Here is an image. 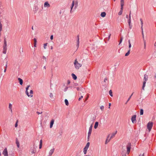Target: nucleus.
Wrapping results in <instances>:
<instances>
[{
    "instance_id": "ddd939ff",
    "label": "nucleus",
    "mask_w": 156,
    "mask_h": 156,
    "mask_svg": "<svg viewBox=\"0 0 156 156\" xmlns=\"http://www.w3.org/2000/svg\"><path fill=\"white\" fill-rule=\"evenodd\" d=\"M7 51V47H3V53L4 54H5L6 52Z\"/></svg>"
},
{
    "instance_id": "c03bdc74",
    "label": "nucleus",
    "mask_w": 156,
    "mask_h": 156,
    "mask_svg": "<svg viewBox=\"0 0 156 156\" xmlns=\"http://www.w3.org/2000/svg\"><path fill=\"white\" fill-rule=\"evenodd\" d=\"M128 23L129 25H130V24L131 23V20L128 19Z\"/></svg>"
},
{
    "instance_id": "37998d69",
    "label": "nucleus",
    "mask_w": 156,
    "mask_h": 156,
    "mask_svg": "<svg viewBox=\"0 0 156 156\" xmlns=\"http://www.w3.org/2000/svg\"><path fill=\"white\" fill-rule=\"evenodd\" d=\"M144 48L145 49L146 48V44L145 40H144Z\"/></svg>"
},
{
    "instance_id": "bf43d9fd",
    "label": "nucleus",
    "mask_w": 156,
    "mask_h": 156,
    "mask_svg": "<svg viewBox=\"0 0 156 156\" xmlns=\"http://www.w3.org/2000/svg\"><path fill=\"white\" fill-rule=\"evenodd\" d=\"M53 36L52 35H51L50 37V39L52 40L53 39Z\"/></svg>"
},
{
    "instance_id": "5701e85b",
    "label": "nucleus",
    "mask_w": 156,
    "mask_h": 156,
    "mask_svg": "<svg viewBox=\"0 0 156 156\" xmlns=\"http://www.w3.org/2000/svg\"><path fill=\"white\" fill-rule=\"evenodd\" d=\"M3 46L7 47V43L6 39L5 38L4 41V45Z\"/></svg>"
},
{
    "instance_id": "bb28decb",
    "label": "nucleus",
    "mask_w": 156,
    "mask_h": 156,
    "mask_svg": "<svg viewBox=\"0 0 156 156\" xmlns=\"http://www.w3.org/2000/svg\"><path fill=\"white\" fill-rule=\"evenodd\" d=\"M7 64H8L7 62H6V64H5V69H4V72H5L6 71V69H7Z\"/></svg>"
},
{
    "instance_id": "dca6fc26",
    "label": "nucleus",
    "mask_w": 156,
    "mask_h": 156,
    "mask_svg": "<svg viewBox=\"0 0 156 156\" xmlns=\"http://www.w3.org/2000/svg\"><path fill=\"white\" fill-rule=\"evenodd\" d=\"M117 133V131H116L115 133H113L112 134L111 136V137L110 138V140H111L112 138L114 137L115 136V135H116V134Z\"/></svg>"
},
{
    "instance_id": "a18cd8bd",
    "label": "nucleus",
    "mask_w": 156,
    "mask_h": 156,
    "mask_svg": "<svg viewBox=\"0 0 156 156\" xmlns=\"http://www.w3.org/2000/svg\"><path fill=\"white\" fill-rule=\"evenodd\" d=\"M131 98V96H130L129 97V98L127 100V101L126 102V103L125 104H126L127 103V102H128V101L130 100V99Z\"/></svg>"
},
{
    "instance_id": "f8f14e48",
    "label": "nucleus",
    "mask_w": 156,
    "mask_h": 156,
    "mask_svg": "<svg viewBox=\"0 0 156 156\" xmlns=\"http://www.w3.org/2000/svg\"><path fill=\"white\" fill-rule=\"evenodd\" d=\"M54 120L53 119H52L51 122L50 123V128H51L53 126V125L54 123Z\"/></svg>"
},
{
    "instance_id": "a878e982",
    "label": "nucleus",
    "mask_w": 156,
    "mask_h": 156,
    "mask_svg": "<svg viewBox=\"0 0 156 156\" xmlns=\"http://www.w3.org/2000/svg\"><path fill=\"white\" fill-rule=\"evenodd\" d=\"M26 94L29 97L30 96L31 97L33 96L32 95H31L30 94H29V93H28V91H26Z\"/></svg>"
},
{
    "instance_id": "f257e3e1",
    "label": "nucleus",
    "mask_w": 156,
    "mask_h": 156,
    "mask_svg": "<svg viewBox=\"0 0 156 156\" xmlns=\"http://www.w3.org/2000/svg\"><path fill=\"white\" fill-rule=\"evenodd\" d=\"M78 2L77 1H75L74 0H73L72 1L71 5L70 6L71 10L70 11V13H72L73 11V7L74 6V9H75L78 6Z\"/></svg>"
},
{
    "instance_id": "13d9d810",
    "label": "nucleus",
    "mask_w": 156,
    "mask_h": 156,
    "mask_svg": "<svg viewBox=\"0 0 156 156\" xmlns=\"http://www.w3.org/2000/svg\"><path fill=\"white\" fill-rule=\"evenodd\" d=\"M111 36V34H110L109 35V36H108V41L109 40V39L110 38V37Z\"/></svg>"
},
{
    "instance_id": "7ed1b4c3",
    "label": "nucleus",
    "mask_w": 156,
    "mask_h": 156,
    "mask_svg": "<svg viewBox=\"0 0 156 156\" xmlns=\"http://www.w3.org/2000/svg\"><path fill=\"white\" fill-rule=\"evenodd\" d=\"M131 144L130 143H128L126 145L127 152V154H129L130 152L131 148Z\"/></svg>"
},
{
    "instance_id": "5fc2aeb1",
    "label": "nucleus",
    "mask_w": 156,
    "mask_h": 156,
    "mask_svg": "<svg viewBox=\"0 0 156 156\" xmlns=\"http://www.w3.org/2000/svg\"><path fill=\"white\" fill-rule=\"evenodd\" d=\"M42 140H41L40 142V144H42Z\"/></svg>"
},
{
    "instance_id": "9b49d317",
    "label": "nucleus",
    "mask_w": 156,
    "mask_h": 156,
    "mask_svg": "<svg viewBox=\"0 0 156 156\" xmlns=\"http://www.w3.org/2000/svg\"><path fill=\"white\" fill-rule=\"evenodd\" d=\"M50 6V5L48 2H45L44 4V7H49Z\"/></svg>"
},
{
    "instance_id": "39448f33",
    "label": "nucleus",
    "mask_w": 156,
    "mask_h": 156,
    "mask_svg": "<svg viewBox=\"0 0 156 156\" xmlns=\"http://www.w3.org/2000/svg\"><path fill=\"white\" fill-rule=\"evenodd\" d=\"M153 125V123L152 122H149L147 125V128L149 131H150L151 130Z\"/></svg>"
},
{
    "instance_id": "e2e57ef3",
    "label": "nucleus",
    "mask_w": 156,
    "mask_h": 156,
    "mask_svg": "<svg viewBox=\"0 0 156 156\" xmlns=\"http://www.w3.org/2000/svg\"><path fill=\"white\" fill-rule=\"evenodd\" d=\"M42 113V112H37V114H38V115H39V114H41Z\"/></svg>"
},
{
    "instance_id": "603ef678",
    "label": "nucleus",
    "mask_w": 156,
    "mask_h": 156,
    "mask_svg": "<svg viewBox=\"0 0 156 156\" xmlns=\"http://www.w3.org/2000/svg\"><path fill=\"white\" fill-rule=\"evenodd\" d=\"M43 58L45 60V61L46 62V57L45 56H43Z\"/></svg>"
},
{
    "instance_id": "6e6552de",
    "label": "nucleus",
    "mask_w": 156,
    "mask_h": 156,
    "mask_svg": "<svg viewBox=\"0 0 156 156\" xmlns=\"http://www.w3.org/2000/svg\"><path fill=\"white\" fill-rule=\"evenodd\" d=\"M3 154L4 156H8L7 150L6 148H5L3 151Z\"/></svg>"
},
{
    "instance_id": "338daca9",
    "label": "nucleus",
    "mask_w": 156,
    "mask_h": 156,
    "mask_svg": "<svg viewBox=\"0 0 156 156\" xmlns=\"http://www.w3.org/2000/svg\"><path fill=\"white\" fill-rule=\"evenodd\" d=\"M122 156H126V154H123Z\"/></svg>"
},
{
    "instance_id": "b1692460",
    "label": "nucleus",
    "mask_w": 156,
    "mask_h": 156,
    "mask_svg": "<svg viewBox=\"0 0 156 156\" xmlns=\"http://www.w3.org/2000/svg\"><path fill=\"white\" fill-rule=\"evenodd\" d=\"M89 145H90V143L89 142H87V143L85 147L84 148H86L87 149H88L89 147Z\"/></svg>"
},
{
    "instance_id": "69168bd1",
    "label": "nucleus",
    "mask_w": 156,
    "mask_h": 156,
    "mask_svg": "<svg viewBox=\"0 0 156 156\" xmlns=\"http://www.w3.org/2000/svg\"><path fill=\"white\" fill-rule=\"evenodd\" d=\"M76 89L77 91H79L80 90V88L79 87H77L76 88Z\"/></svg>"
},
{
    "instance_id": "052dcab7",
    "label": "nucleus",
    "mask_w": 156,
    "mask_h": 156,
    "mask_svg": "<svg viewBox=\"0 0 156 156\" xmlns=\"http://www.w3.org/2000/svg\"><path fill=\"white\" fill-rule=\"evenodd\" d=\"M129 25V29H131L132 28V26L130 24V25Z\"/></svg>"
},
{
    "instance_id": "7c9ffc66",
    "label": "nucleus",
    "mask_w": 156,
    "mask_h": 156,
    "mask_svg": "<svg viewBox=\"0 0 156 156\" xmlns=\"http://www.w3.org/2000/svg\"><path fill=\"white\" fill-rule=\"evenodd\" d=\"M128 43L129 44V49H130V48L131 47V45L130 43V40H128Z\"/></svg>"
},
{
    "instance_id": "ea45409f",
    "label": "nucleus",
    "mask_w": 156,
    "mask_h": 156,
    "mask_svg": "<svg viewBox=\"0 0 156 156\" xmlns=\"http://www.w3.org/2000/svg\"><path fill=\"white\" fill-rule=\"evenodd\" d=\"M100 108L102 111H103L104 108V107L103 105L101 106H100Z\"/></svg>"
},
{
    "instance_id": "4d7b16f0",
    "label": "nucleus",
    "mask_w": 156,
    "mask_h": 156,
    "mask_svg": "<svg viewBox=\"0 0 156 156\" xmlns=\"http://www.w3.org/2000/svg\"><path fill=\"white\" fill-rule=\"evenodd\" d=\"M42 144H40L39 146V149H41L42 147Z\"/></svg>"
},
{
    "instance_id": "2eb2a0df",
    "label": "nucleus",
    "mask_w": 156,
    "mask_h": 156,
    "mask_svg": "<svg viewBox=\"0 0 156 156\" xmlns=\"http://www.w3.org/2000/svg\"><path fill=\"white\" fill-rule=\"evenodd\" d=\"M148 79V76L146 74H145L144 75V81H145L146 82V81H147Z\"/></svg>"
},
{
    "instance_id": "1a4fd4ad",
    "label": "nucleus",
    "mask_w": 156,
    "mask_h": 156,
    "mask_svg": "<svg viewBox=\"0 0 156 156\" xmlns=\"http://www.w3.org/2000/svg\"><path fill=\"white\" fill-rule=\"evenodd\" d=\"M77 40L76 41V46L77 47V48H78L79 45V35H78L77 36Z\"/></svg>"
},
{
    "instance_id": "f03ea898",
    "label": "nucleus",
    "mask_w": 156,
    "mask_h": 156,
    "mask_svg": "<svg viewBox=\"0 0 156 156\" xmlns=\"http://www.w3.org/2000/svg\"><path fill=\"white\" fill-rule=\"evenodd\" d=\"M74 65L75 68L77 69H78L79 68L81 67L82 66V65L81 64H80L78 62L76 59L75 61Z\"/></svg>"
},
{
    "instance_id": "864d4df0",
    "label": "nucleus",
    "mask_w": 156,
    "mask_h": 156,
    "mask_svg": "<svg viewBox=\"0 0 156 156\" xmlns=\"http://www.w3.org/2000/svg\"><path fill=\"white\" fill-rule=\"evenodd\" d=\"M33 91L32 90H30V94L31 95H31H32V94H33Z\"/></svg>"
},
{
    "instance_id": "a19ab883",
    "label": "nucleus",
    "mask_w": 156,
    "mask_h": 156,
    "mask_svg": "<svg viewBox=\"0 0 156 156\" xmlns=\"http://www.w3.org/2000/svg\"><path fill=\"white\" fill-rule=\"evenodd\" d=\"M30 87V85H28V86H27V87L26 88V91H28V88Z\"/></svg>"
},
{
    "instance_id": "9d476101",
    "label": "nucleus",
    "mask_w": 156,
    "mask_h": 156,
    "mask_svg": "<svg viewBox=\"0 0 156 156\" xmlns=\"http://www.w3.org/2000/svg\"><path fill=\"white\" fill-rule=\"evenodd\" d=\"M55 150L54 148H52L51 149L49 152V155L48 156H51L52 154L54 152Z\"/></svg>"
},
{
    "instance_id": "473e14b6",
    "label": "nucleus",
    "mask_w": 156,
    "mask_h": 156,
    "mask_svg": "<svg viewBox=\"0 0 156 156\" xmlns=\"http://www.w3.org/2000/svg\"><path fill=\"white\" fill-rule=\"evenodd\" d=\"M109 136V135H108V136L107 137V139H106V141H105V144H106L108 142H109V141L110 140L109 139V140L108 141V137Z\"/></svg>"
},
{
    "instance_id": "cd10ccee",
    "label": "nucleus",
    "mask_w": 156,
    "mask_h": 156,
    "mask_svg": "<svg viewBox=\"0 0 156 156\" xmlns=\"http://www.w3.org/2000/svg\"><path fill=\"white\" fill-rule=\"evenodd\" d=\"M65 103L66 105L67 106H68L69 105V102L67 99H65Z\"/></svg>"
},
{
    "instance_id": "412c9836",
    "label": "nucleus",
    "mask_w": 156,
    "mask_h": 156,
    "mask_svg": "<svg viewBox=\"0 0 156 156\" xmlns=\"http://www.w3.org/2000/svg\"><path fill=\"white\" fill-rule=\"evenodd\" d=\"M130 49H129V50H128V52L126 53V54H125V56H128L130 54Z\"/></svg>"
},
{
    "instance_id": "e433bc0d",
    "label": "nucleus",
    "mask_w": 156,
    "mask_h": 156,
    "mask_svg": "<svg viewBox=\"0 0 156 156\" xmlns=\"http://www.w3.org/2000/svg\"><path fill=\"white\" fill-rule=\"evenodd\" d=\"M142 30V37H143V41H144V32H143V30Z\"/></svg>"
},
{
    "instance_id": "8fccbe9b",
    "label": "nucleus",
    "mask_w": 156,
    "mask_h": 156,
    "mask_svg": "<svg viewBox=\"0 0 156 156\" xmlns=\"http://www.w3.org/2000/svg\"><path fill=\"white\" fill-rule=\"evenodd\" d=\"M70 83V81L69 80H68L67 81V85L69 84Z\"/></svg>"
},
{
    "instance_id": "774afa93",
    "label": "nucleus",
    "mask_w": 156,
    "mask_h": 156,
    "mask_svg": "<svg viewBox=\"0 0 156 156\" xmlns=\"http://www.w3.org/2000/svg\"><path fill=\"white\" fill-rule=\"evenodd\" d=\"M129 19H130V20H131V16H130V14H129Z\"/></svg>"
},
{
    "instance_id": "4be33fe9",
    "label": "nucleus",
    "mask_w": 156,
    "mask_h": 156,
    "mask_svg": "<svg viewBox=\"0 0 156 156\" xmlns=\"http://www.w3.org/2000/svg\"><path fill=\"white\" fill-rule=\"evenodd\" d=\"M106 14L105 12H101V16L102 17H104L106 16Z\"/></svg>"
},
{
    "instance_id": "2f4dec72",
    "label": "nucleus",
    "mask_w": 156,
    "mask_h": 156,
    "mask_svg": "<svg viewBox=\"0 0 156 156\" xmlns=\"http://www.w3.org/2000/svg\"><path fill=\"white\" fill-rule=\"evenodd\" d=\"M112 91L111 90H110L109 92V94L111 96V97H112L113 96V95L112 94Z\"/></svg>"
},
{
    "instance_id": "423d86ee",
    "label": "nucleus",
    "mask_w": 156,
    "mask_h": 156,
    "mask_svg": "<svg viewBox=\"0 0 156 156\" xmlns=\"http://www.w3.org/2000/svg\"><path fill=\"white\" fill-rule=\"evenodd\" d=\"M92 131V126H91L89 128V130L88 133V136H87V141H89V138L90 136L91 135V132Z\"/></svg>"
},
{
    "instance_id": "f704fd0d",
    "label": "nucleus",
    "mask_w": 156,
    "mask_h": 156,
    "mask_svg": "<svg viewBox=\"0 0 156 156\" xmlns=\"http://www.w3.org/2000/svg\"><path fill=\"white\" fill-rule=\"evenodd\" d=\"M16 144H17V147L18 148L19 147H20V143H19V142L17 141V140H16Z\"/></svg>"
},
{
    "instance_id": "72a5a7b5",
    "label": "nucleus",
    "mask_w": 156,
    "mask_h": 156,
    "mask_svg": "<svg viewBox=\"0 0 156 156\" xmlns=\"http://www.w3.org/2000/svg\"><path fill=\"white\" fill-rule=\"evenodd\" d=\"M48 43H44V49H46V46L47 45Z\"/></svg>"
},
{
    "instance_id": "c756f323",
    "label": "nucleus",
    "mask_w": 156,
    "mask_h": 156,
    "mask_svg": "<svg viewBox=\"0 0 156 156\" xmlns=\"http://www.w3.org/2000/svg\"><path fill=\"white\" fill-rule=\"evenodd\" d=\"M146 82H145V81H144L143 82V86H142V89L143 90H144V88L145 86V84H146Z\"/></svg>"
},
{
    "instance_id": "79ce46f5",
    "label": "nucleus",
    "mask_w": 156,
    "mask_h": 156,
    "mask_svg": "<svg viewBox=\"0 0 156 156\" xmlns=\"http://www.w3.org/2000/svg\"><path fill=\"white\" fill-rule=\"evenodd\" d=\"M68 89V87H66L64 89V91L65 92H66V91Z\"/></svg>"
},
{
    "instance_id": "c9c22d12",
    "label": "nucleus",
    "mask_w": 156,
    "mask_h": 156,
    "mask_svg": "<svg viewBox=\"0 0 156 156\" xmlns=\"http://www.w3.org/2000/svg\"><path fill=\"white\" fill-rule=\"evenodd\" d=\"M124 0H121V5H124Z\"/></svg>"
},
{
    "instance_id": "c85d7f7f",
    "label": "nucleus",
    "mask_w": 156,
    "mask_h": 156,
    "mask_svg": "<svg viewBox=\"0 0 156 156\" xmlns=\"http://www.w3.org/2000/svg\"><path fill=\"white\" fill-rule=\"evenodd\" d=\"M140 115H143L144 114V110L143 109H140Z\"/></svg>"
},
{
    "instance_id": "4c0bfd02",
    "label": "nucleus",
    "mask_w": 156,
    "mask_h": 156,
    "mask_svg": "<svg viewBox=\"0 0 156 156\" xmlns=\"http://www.w3.org/2000/svg\"><path fill=\"white\" fill-rule=\"evenodd\" d=\"M122 40H123L122 37H121V38H120V41H119V44H120L122 42Z\"/></svg>"
},
{
    "instance_id": "4468645a",
    "label": "nucleus",
    "mask_w": 156,
    "mask_h": 156,
    "mask_svg": "<svg viewBox=\"0 0 156 156\" xmlns=\"http://www.w3.org/2000/svg\"><path fill=\"white\" fill-rule=\"evenodd\" d=\"M9 110L11 112V113H12V105L11 103H9Z\"/></svg>"
},
{
    "instance_id": "0e129e2a",
    "label": "nucleus",
    "mask_w": 156,
    "mask_h": 156,
    "mask_svg": "<svg viewBox=\"0 0 156 156\" xmlns=\"http://www.w3.org/2000/svg\"><path fill=\"white\" fill-rule=\"evenodd\" d=\"M15 127H17V122H16V123L15 124Z\"/></svg>"
},
{
    "instance_id": "393cba45",
    "label": "nucleus",
    "mask_w": 156,
    "mask_h": 156,
    "mask_svg": "<svg viewBox=\"0 0 156 156\" xmlns=\"http://www.w3.org/2000/svg\"><path fill=\"white\" fill-rule=\"evenodd\" d=\"M87 149H87L86 148H84L83 150V152L84 154H86Z\"/></svg>"
},
{
    "instance_id": "0eeeda50",
    "label": "nucleus",
    "mask_w": 156,
    "mask_h": 156,
    "mask_svg": "<svg viewBox=\"0 0 156 156\" xmlns=\"http://www.w3.org/2000/svg\"><path fill=\"white\" fill-rule=\"evenodd\" d=\"M136 115H133L132 117L131 121L133 123H135L136 122Z\"/></svg>"
},
{
    "instance_id": "f3484780",
    "label": "nucleus",
    "mask_w": 156,
    "mask_h": 156,
    "mask_svg": "<svg viewBox=\"0 0 156 156\" xmlns=\"http://www.w3.org/2000/svg\"><path fill=\"white\" fill-rule=\"evenodd\" d=\"M18 80L19 81L20 84L22 85L23 83V80L22 79L20 78H18Z\"/></svg>"
},
{
    "instance_id": "6e6d98bb",
    "label": "nucleus",
    "mask_w": 156,
    "mask_h": 156,
    "mask_svg": "<svg viewBox=\"0 0 156 156\" xmlns=\"http://www.w3.org/2000/svg\"><path fill=\"white\" fill-rule=\"evenodd\" d=\"M107 78H105V79H104V82H106V81H107Z\"/></svg>"
},
{
    "instance_id": "20e7f679",
    "label": "nucleus",
    "mask_w": 156,
    "mask_h": 156,
    "mask_svg": "<svg viewBox=\"0 0 156 156\" xmlns=\"http://www.w3.org/2000/svg\"><path fill=\"white\" fill-rule=\"evenodd\" d=\"M37 147L35 146L34 145H33V147H31L29 150L31 154H33L35 153L36 151V148Z\"/></svg>"
},
{
    "instance_id": "58836bf2",
    "label": "nucleus",
    "mask_w": 156,
    "mask_h": 156,
    "mask_svg": "<svg viewBox=\"0 0 156 156\" xmlns=\"http://www.w3.org/2000/svg\"><path fill=\"white\" fill-rule=\"evenodd\" d=\"M122 11H123L120 10L119 12L118 13V15H121L122 14Z\"/></svg>"
},
{
    "instance_id": "6ab92c4d",
    "label": "nucleus",
    "mask_w": 156,
    "mask_h": 156,
    "mask_svg": "<svg viewBox=\"0 0 156 156\" xmlns=\"http://www.w3.org/2000/svg\"><path fill=\"white\" fill-rule=\"evenodd\" d=\"M72 76L73 79H74V80H76V79L77 76L75 74L72 73Z\"/></svg>"
},
{
    "instance_id": "3c124183",
    "label": "nucleus",
    "mask_w": 156,
    "mask_h": 156,
    "mask_svg": "<svg viewBox=\"0 0 156 156\" xmlns=\"http://www.w3.org/2000/svg\"><path fill=\"white\" fill-rule=\"evenodd\" d=\"M83 96H81L79 98V101H80L81 99H82L83 98Z\"/></svg>"
},
{
    "instance_id": "a211bd4d",
    "label": "nucleus",
    "mask_w": 156,
    "mask_h": 156,
    "mask_svg": "<svg viewBox=\"0 0 156 156\" xmlns=\"http://www.w3.org/2000/svg\"><path fill=\"white\" fill-rule=\"evenodd\" d=\"M98 125V122H95V124L94 126V128L96 129L97 128Z\"/></svg>"
},
{
    "instance_id": "49530a36",
    "label": "nucleus",
    "mask_w": 156,
    "mask_h": 156,
    "mask_svg": "<svg viewBox=\"0 0 156 156\" xmlns=\"http://www.w3.org/2000/svg\"><path fill=\"white\" fill-rule=\"evenodd\" d=\"M123 5H121V10H120L123 11Z\"/></svg>"
},
{
    "instance_id": "09e8293b",
    "label": "nucleus",
    "mask_w": 156,
    "mask_h": 156,
    "mask_svg": "<svg viewBox=\"0 0 156 156\" xmlns=\"http://www.w3.org/2000/svg\"><path fill=\"white\" fill-rule=\"evenodd\" d=\"M34 43H37V40L36 38H34Z\"/></svg>"
},
{
    "instance_id": "680f3d73",
    "label": "nucleus",
    "mask_w": 156,
    "mask_h": 156,
    "mask_svg": "<svg viewBox=\"0 0 156 156\" xmlns=\"http://www.w3.org/2000/svg\"><path fill=\"white\" fill-rule=\"evenodd\" d=\"M111 106V103H109V106H108V108H110Z\"/></svg>"
},
{
    "instance_id": "de8ad7c7",
    "label": "nucleus",
    "mask_w": 156,
    "mask_h": 156,
    "mask_svg": "<svg viewBox=\"0 0 156 156\" xmlns=\"http://www.w3.org/2000/svg\"><path fill=\"white\" fill-rule=\"evenodd\" d=\"M49 96L51 98H52L53 97V95L52 94V93H50V95H49Z\"/></svg>"
},
{
    "instance_id": "aec40b11",
    "label": "nucleus",
    "mask_w": 156,
    "mask_h": 156,
    "mask_svg": "<svg viewBox=\"0 0 156 156\" xmlns=\"http://www.w3.org/2000/svg\"><path fill=\"white\" fill-rule=\"evenodd\" d=\"M140 20L141 22V30H143V20L142 19L140 18Z\"/></svg>"
}]
</instances>
